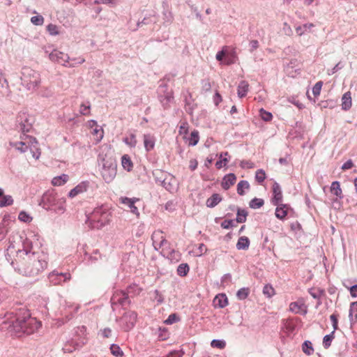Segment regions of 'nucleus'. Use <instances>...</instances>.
I'll return each instance as SVG.
<instances>
[{
	"label": "nucleus",
	"instance_id": "21",
	"mask_svg": "<svg viewBox=\"0 0 357 357\" xmlns=\"http://www.w3.org/2000/svg\"><path fill=\"white\" fill-rule=\"evenodd\" d=\"M155 137L151 135H144V145L147 151H150L154 149Z\"/></svg>",
	"mask_w": 357,
	"mask_h": 357
},
{
	"label": "nucleus",
	"instance_id": "11",
	"mask_svg": "<svg viewBox=\"0 0 357 357\" xmlns=\"http://www.w3.org/2000/svg\"><path fill=\"white\" fill-rule=\"evenodd\" d=\"M50 59L54 62H57L61 65H66L68 61L69 56L61 52L54 50L50 54Z\"/></svg>",
	"mask_w": 357,
	"mask_h": 357
},
{
	"label": "nucleus",
	"instance_id": "19",
	"mask_svg": "<svg viewBox=\"0 0 357 357\" xmlns=\"http://www.w3.org/2000/svg\"><path fill=\"white\" fill-rule=\"evenodd\" d=\"M342 109L343 110H349L352 106L351 93L350 91H347L343 94L342 97Z\"/></svg>",
	"mask_w": 357,
	"mask_h": 357
},
{
	"label": "nucleus",
	"instance_id": "30",
	"mask_svg": "<svg viewBox=\"0 0 357 357\" xmlns=\"http://www.w3.org/2000/svg\"><path fill=\"white\" fill-rule=\"evenodd\" d=\"M250 245V241L246 236H241L239 238L236 248L238 250H247Z\"/></svg>",
	"mask_w": 357,
	"mask_h": 357
},
{
	"label": "nucleus",
	"instance_id": "8",
	"mask_svg": "<svg viewBox=\"0 0 357 357\" xmlns=\"http://www.w3.org/2000/svg\"><path fill=\"white\" fill-rule=\"evenodd\" d=\"M112 305L119 303L122 306L127 305L130 303L128 294L126 291H116L111 298Z\"/></svg>",
	"mask_w": 357,
	"mask_h": 357
},
{
	"label": "nucleus",
	"instance_id": "26",
	"mask_svg": "<svg viewBox=\"0 0 357 357\" xmlns=\"http://www.w3.org/2000/svg\"><path fill=\"white\" fill-rule=\"evenodd\" d=\"M91 133L94 137V139L96 144L99 143L104 136V131L102 128L99 126L92 129Z\"/></svg>",
	"mask_w": 357,
	"mask_h": 357
},
{
	"label": "nucleus",
	"instance_id": "18",
	"mask_svg": "<svg viewBox=\"0 0 357 357\" xmlns=\"http://www.w3.org/2000/svg\"><path fill=\"white\" fill-rule=\"evenodd\" d=\"M116 174L115 167L110 165L107 169L104 168L102 175L107 183H110L114 178Z\"/></svg>",
	"mask_w": 357,
	"mask_h": 357
},
{
	"label": "nucleus",
	"instance_id": "4",
	"mask_svg": "<svg viewBox=\"0 0 357 357\" xmlns=\"http://www.w3.org/2000/svg\"><path fill=\"white\" fill-rule=\"evenodd\" d=\"M66 199L59 197L54 192H47L42 197L41 204L47 210H52L56 213H63L66 211Z\"/></svg>",
	"mask_w": 357,
	"mask_h": 357
},
{
	"label": "nucleus",
	"instance_id": "9",
	"mask_svg": "<svg viewBox=\"0 0 357 357\" xmlns=\"http://www.w3.org/2000/svg\"><path fill=\"white\" fill-rule=\"evenodd\" d=\"M70 279V275L69 273L63 274L53 271L49 275V280L54 285L60 284L61 282H65Z\"/></svg>",
	"mask_w": 357,
	"mask_h": 357
},
{
	"label": "nucleus",
	"instance_id": "39",
	"mask_svg": "<svg viewBox=\"0 0 357 357\" xmlns=\"http://www.w3.org/2000/svg\"><path fill=\"white\" fill-rule=\"evenodd\" d=\"M264 202L262 199L254 198L250 202V206L252 208H259L264 205Z\"/></svg>",
	"mask_w": 357,
	"mask_h": 357
},
{
	"label": "nucleus",
	"instance_id": "32",
	"mask_svg": "<svg viewBox=\"0 0 357 357\" xmlns=\"http://www.w3.org/2000/svg\"><path fill=\"white\" fill-rule=\"evenodd\" d=\"M302 349H303V351L307 356L312 354L314 352L312 344L310 340H305L303 343Z\"/></svg>",
	"mask_w": 357,
	"mask_h": 357
},
{
	"label": "nucleus",
	"instance_id": "10",
	"mask_svg": "<svg viewBox=\"0 0 357 357\" xmlns=\"http://www.w3.org/2000/svg\"><path fill=\"white\" fill-rule=\"evenodd\" d=\"M139 201V199L137 197L128 198L126 197H121L119 198L120 203L128 206V207L130 209V212L136 215L137 217L139 216V212L137 207L135 206V204Z\"/></svg>",
	"mask_w": 357,
	"mask_h": 357
},
{
	"label": "nucleus",
	"instance_id": "61",
	"mask_svg": "<svg viewBox=\"0 0 357 357\" xmlns=\"http://www.w3.org/2000/svg\"><path fill=\"white\" fill-rule=\"evenodd\" d=\"M250 51L253 52L259 47V42L257 40H252L250 43Z\"/></svg>",
	"mask_w": 357,
	"mask_h": 357
},
{
	"label": "nucleus",
	"instance_id": "48",
	"mask_svg": "<svg viewBox=\"0 0 357 357\" xmlns=\"http://www.w3.org/2000/svg\"><path fill=\"white\" fill-rule=\"evenodd\" d=\"M31 22L35 25H42L44 22V18L41 15L33 16L31 18Z\"/></svg>",
	"mask_w": 357,
	"mask_h": 357
},
{
	"label": "nucleus",
	"instance_id": "63",
	"mask_svg": "<svg viewBox=\"0 0 357 357\" xmlns=\"http://www.w3.org/2000/svg\"><path fill=\"white\" fill-rule=\"evenodd\" d=\"M98 126V125L96 121L90 120L87 122V127L91 130L95 128Z\"/></svg>",
	"mask_w": 357,
	"mask_h": 357
},
{
	"label": "nucleus",
	"instance_id": "27",
	"mask_svg": "<svg viewBox=\"0 0 357 357\" xmlns=\"http://www.w3.org/2000/svg\"><path fill=\"white\" fill-rule=\"evenodd\" d=\"M349 320L351 323L356 322L357 320V301L353 302L350 305L349 308Z\"/></svg>",
	"mask_w": 357,
	"mask_h": 357
},
{
	"label": "nucleus",
	"instance_id": "1",
	"mask_svg": "<svg viewBox=\"0 0 357 357\" xmlns=\"http://www.w3.org/2000/svg\"><path fill=\"white\" fill-rule=\"evenodd\" d=\"M24 249L17 251L16 257L12 261L13 266L21 274L33 277L43 272L47 262L38 254L31 252V242L26 238L23 242Z\"/></svg>",
	"mask_w": 357,
	"mask_h": 357
},
{
	"label": "nucleus",
	"instance_id": "50",
	"mask_svg": "<svg viewBox=\"0 0 357 357\" xmlns=\"http://www.w3.org/2000/svg\"><path fill=\"white\" fill-rule=\"evenodd\" d=\"M338 315L337 314H333L330 316V319L332 321V325L333 328V331H335L338 328Z\"/></svg>",
	"mask_w": 357,
	"mask_h": 357
},
{
	"label": "nucleus",
	"instance_id": "15",
	"mask_svg": "<svg viewBox=\"0 0 357 357\" xmlns=\"http://www.w3.org/2000/svg\"><path fill=\"white\" fill-rule=\"evenodd\" d=\"M87 189L88 183L86 182H81L69 192L68 197L70 198H74L78 195L85 192Z\"/></svg>",
	"mask_w": 357,
	"mask_h": 357
},
{
	"label": "nucleus",
	"instance_id": "55",
	"mask_svg": "<svg viewBox=\"0 0 357 357\" xmlns=\"http://www.w3.org/2000/svg\"><path fill=\"white\" fill-rule=\"evenodd\" d=\"M79 112L83 115H89L90 114V105H86L84 104H82L79 108Z\"/></svg>",
	"mask_w": 357,
	"mask_h": 357
},
{
	"label": "nucleus",
	"instance_id": "53",
	"mask_svg": "<svg viewBox=\"0 0 357 357\" xmlns=\"http://www.w3.org/2000/svg\"><path fill=\"white\" fill-rule=\"evenodd\" d=\"M188 131V124L186 122H182L179 126L178 132L180 135H186Z\"/></svg>",
	"mask_w": 357,
	"mask_h": 357
},
{
	"label": "nucleus",
	"instance_id": "22",
	"mask_svg": "<svg viewBox=\"0 0 357 357\" xmlns=\"http://www.w3.org/2000/svg\"><path fill=\"white\" fill-rule=\"evenodd\" d=\"M222 199V196L220 194L215 193L211 197L207 199L206 206L209 208H213L217 206Z\"/></svg>",
	"mask_w": 357,
	"mask_h": 357
},
{
	"label": "nucleus",
	"instance_id": "41",
	"mask_svg": "<svg viewBox=\"0 0 357 357\" xmlns=\"http://www.w3.org/2000/svg\"><path fill=\"white\" fill-rule=\"evenodd\" d=\"M179 320H180V318H179L178 315H177V314H176V313H173V314H169L168 318L165 321V324H166L167 325H170V324L178 322Z\"/></svg>",
	"mask_w": 357,
	"mask_h": 357
},
{
	"label": "nucleus",
	"instance_id": "49",
	"mask_svg": "<svg viewBox=\"0 0 357 357\" xmlns=\"http://www.w3.org/2000/svg\"><path fill=\"white\" fill-rule=\"evenodd\" d=\"M211 89V84L208 79H204L202 82V91L204 92L210 91Z\"/></svg>",
	"mask_w": 357,
	"mask_h": 357
},
{
	"label": "nucleus",
	"instance_id": "31",
	"mask_svg": "<svg viewBox=\"0 0 357 357\" xmlns=\"http://www.w3.org/2000/svg\"><path fill=\"white\" fill-rule=\"evenodd\" d=\"M228 155H229L228 152H224V153H221L220 154V160L217 161L215 163V167L217 169H220L222 167H225L227 165V164L229 161L228 159L227 158V156H228Z\"/></svg>",
	"mask_w": 357,
	"mask_h": 357
},
{
	"label": "nucleus",
	"instance_id": "13",
	"mask_svg": "<svg viewBox=\"0 0 357 357\" xmlns=\"http://www.w3.org/2000/svg\"><path fill=\"white\" fill-rule=\"evenodd\" d=\"M273 198L272 203L273 205H278L282 201V192L280 185L277 182H274L272 186Z\"/></svg>",
	"mask_w": 357,
	"mask_h": 357
},
{
	"label": "nucleus",
	"instance_id": "60",
	"mask_svg": "<svg viewBox=\"0 0 357 357\" xmlns=\"http://www.w3.org/2000/svg\"><path fill=\"white\" fill-rule=\"evenodd\" d=\"M198 162L196 159H191L189 162V168L191 171H194L197 169Z\"/></svg>",
	"mask_w": 357,
	"mask_h": 357
},
{
	"label": "nucleus",
	"instance_id": "44",
	"mask_svg": "<svg viewBox=\"0 0 357 357\" xmlns=\"http://www.w3.org/2000/svg\"><path fill=\"white\" fill-rule=\"evenodd\" d=\"M211 347L218 348V349H224L226 346V343L224 340H213L211 343Z\"/></svg>",
	"mask_w": 357,
	"mask_h": 357
},
{
	"label": "nucleus",
	"instance_id": "62",
	"mask_svg": "<svg viewBox=\"0 0 357 357\" xmlns=\"http://www.w3.org/2000/svg\"><path fill=\"white\" fill-rule=\"evenodd\" d=\"M222 96L218 92H216L215 93V96L213 97V100L215 104V105H218L220 102H222Z\"/></svg>",
	"mask_w": 357,
	"mask_h": 357
},
{
	"label": "nucleus",
	"instance_id": "3",
	"mask_svg": "<svg viewBox=\"0 0 357 357\" xmlns=\"http://www.w3.org/2000/svg\"><path fill=\"white\" fill-rule=\"evenodd\" d=\"M112 212L107 205L96 207L88 215L86 224L91 229H100L107 225L112 220Z\"/></svg>",
	"mask_w": 357,
	"mask_h": 357
},
{
	"label": "nucleus",
	"instance_id": "42",
	"mask_svg": "<svg viewBox=\"0 0 357 357\" xmlns=\"http://www.w3.org/2000/svg\"><path fill=\"white\" fill-rule=\"evenodd\" d=\"M255 179L258 183H261L266 179L265 172L262 169H258L256 172Z\"/></svg>",
	"mask_w": 357,
	"mask_h": 357
},
{
	"label": "nucleus",
	"instance_id": "5",
	"mask_svg": "<svg viewBox=\"0 0 357 357\" xmlns=\"http://www.w3.org/2000/svg\"><path fill=\"white\" fill-rule=\"evenodd\" d=\"M41 82L40 75L31 69H28L24 73L23 82L25 87L32 91H36Z\"/></svg>",
	"mask_w": 357,
	"mask_h": 357
},
{
	"label": "nucleus",
	"instance_id": "28",
	"mask_svg": "<svg viewBox=\"0 0 357 357\" xmlns=\"http://www.w3.org/2000/svg\"><path fill=\"white\" fill-rule=\"evenodd\" d=\"M121 165L123 167L130 172L133 167V163L128 155H123L121 158Z\"/></svg>",
	"mask_w": 357,
	"mask_h": 357
},
{
	"label": "nucleus",
	"instance_id": "54",
	"mask_svg": "<svg viewBox=\"0 0 357 357\" xmlns=\"http://www.w3.org/2000/svg\"><path fill=\"white\" fill-rule=\"evenodd\" d=\"M301 307H302V305H299L296 302L291 303L289 305L290 310L296 314L299 313Z\"/></svg>",
	"mask_w": 357,
	"mask_h": 357
},
{
	"label": "nucleus",
	"instance_id": "7",
	"mask_svg": "<svg viewBox=\"0 0 357 357\" xmlns=\"http://www.w3.org/2000/svg\"><path fill=\"white\" fill-rule=\"evenodd\" d=\"M122 328L125 331L131 330L135 325L137 320V313L133 311L125 312L120 318Z\"/></svg>",
	"mask_w": 357,
	"mask_h": 357
},
{
	"label": "nucleus",
	"instance_id": "45",
	"mask_svg": "<svg viewBox=\"0 0 357 357\" xmlns=\"http://www.w3.org/2000/svg\"><path fill=\"white\" fill-rule=\"evenodd\" d=\"M247 213L244 210H238L236 215V221L242 223L246 220Z\"/></svg>",
	"mask_w": 357,
	"mask_h": 357
},
{
	"label": "nucleus",
	"instance_id": "16",
	"mask_svg": "<svg viewBox=\"0 0 357 357\" xmlns=\"http://www.w3.org/2000/svg\"><path fill=\"white\" fill-rule=\"evenodd\" d=\"M276 206L275 216L280 220L284 219L291 209L290 206L287 204H281V202Z\"/></svg>",
	"mask_w": 357,
	"mask_h": 357
},
{
	"label": "nucleus",
	"instance_id": "43",
	"mask_svg": "<svg viewBox=\"0 0 357 357\" xmlns=\"http://www.w3.org/2000/svg\"><path fill=\"white\" fill-rule=\"evenodd\" d=\"M323 86V82H317L312 88V93L314 96L317 97L320 95L321 90Z\"/></svg>",
	"mask_w": 357,
	"mask_h": 357
},
{
	"label": "nucleus",
	"instance_id": "2",
	"mask_svg": "<svg viewBox=\"0 0 357 357\" xmlns=\"http://www.w3.org/2000/svg\"><path fill=\"white\" fill-rule=\"evenodd\" d=\"M15 313V319L10 321V327L20 337L22 334L30 335L36 331L41 324L36 318L32 317L26 308H20Z\"/></svg>",
	"mask_w": 357,
	"mask_h": 357
},
{
	"label": "nucleus",
	"instance_id": "59",
	"mask_svg": "<svg viewBox=\"0 0 357 357\" xmlns=\"http://www.w3.org/2000/svg\"><path fill=\"white\" fill-rule=\"evenodd\" d=\"M249 292L250 291H237L236 296L239 300H244L248 296Z\"/></svg>",
	"mask_w": 357,
	"mask_h": 357
},
{
	"label": "nucleus",
	"instance_id": "40",
	"mask_svg": "<svg viewBox=\"0 0 357 357\" xmlns=\"http://www.w3.org/2000/svg\"><path fill=\"white\" fill-rule=\"evenodd\" d=\"M261 118L265 121H271L273 119V115L271 112L266 111L263 108L259 110Z\"/></svg>",
	"mask_w": 357,
	"mask_h": 357
},
{
	"label": "nucleus",
	"instance_id": "56",
	"mask_svg": "<svg viewBox=\"0 0 357 357\" xmlns=\"http://www.w3.org/2000/svg\"><path fill=\"white\" fill-rule=\"evenodd\" d=\"M240 166L242 168L252 169L254 167V163L250 160H242L241 161Z\"/></svg>",
	"mask_w": 357,
	"mask_h": 357
},
{
	"label": "nucleus",
	"instance_id": "64",
	"mask_svg": "<svg viewBox=\"0 0 357 357\" xmlns=\"http://www.w3.org/2000/svg\"><path fill=\"white\" fill-rule=\"evenodd\" d=\"M199 252L197 253L198 255H202L204 252L206 251V248L204 244L201 243L199 245Z\"/></svg>",
	"mask_w": 357,
	"mask_h": 357
},
{
	"label": "nucleus",
	"instance_id": "36",
	"mask_svg": "<svg viewBox=\"0 0 357 357\" xmlns=\"http://www.w3.org/2000/svg\"><path fill=\"white\" fill-rule=\"evenodd\" d=\"M190 271V267L188 264H181L177 268V273L180 276H185Z\"/></svg>",
	"mask_w": 357,
	"mask_h": 357
},
{
	"label": "nucleus",
	"instance_id": "57",
	"mask_svg": "<svg viewBox=\"0 0 357 357\" xmlns=\"http://www.w3.org/2000/svg\"><path fill=\"white\" fill-rule=\"evenodd\" d=\"M353 167H354L353 161L351 160H349L342 165L341 169L342 171H346L351 169Z\"/></svg>",
	"mask_w": 357,
	"mask_h": 357
},
{
	"label": "nucleus",
	"instance_id": "58",
	"mask_svg": "<svg viewBox=\"0 0 357 357\" xmlns=\"http://www.w3.org/2000/svg\"><path fill=\"white\" fill-rule=\"evenodd\" d=\"M101 335L104 338H108L112 335V330L109 328H105L100 331Z\"/></svg>",
	"mask_w": 357,
	"mask_h": 357
},
{
	"label": "nucleus",
	"instance_id": "12",
	"mask_svg": "<svg viewBox=\"0 0 357 357\" xmlns=\"http://www.w3.org/2000/svg\"><path fill=\"white\" fill-rule=\"evenodd\" d=\"M162 185L169 192H174L176 190L178 183L176 178L172 174L165 176L162 181Z\"/></svg>",
	"mask_w": 357,
	"mask_h": 357
},
{
	"label": "nucleus",
	"instance_id": "25",
	"mask_svg": "<svg viewBox=\"0 0 357 357\" xmlns=\"http://www.w3.org/2000/svg\"><path fill=\"white\" fill-rule=\"evenodd\" d=\"M28 149L30 150L33 158L37 160L40 158L41 152L36 139V143H31Z\"/></svg>",
	"mask_w": 357,
	"mask_h": 357
},
{
	"label": "nucleus",
	"instance_id": "23",
	"mask_svg": "<svg viewBox=\"0 0 357 357\" xmlns=\"http://www.w3.org/2000/svg\"><path fill=\"white\" fill-rule=\"evenodd\" d=\"M249 90V84L246 81H241L237 89V93L239 98H243L247 95Z\"/></svg>",
	"mask_w": 357,
	"mask_h": 357
},
{
	"label": "nucleus",
	"instance_id": "35",
	"mask_svg": "<svg viewBox=\"0 0 357 357\" xmlns=\"http://www.w3.org/2000/svg\"><path fill=\"white\" fill-rule=\"evenodd\" d=\"M199 139V132L197 130H193L190 133V137L188 139V144L190 146H195Z\"/></svg>",
	"mask_w": 357,
	"mask_h": 357
},
{
	"label": "nucleus",
	"instance_id": "20",
	"mask_svg": "<svg viewBox=\"0 0 357 357\" xmlns=\"http://www.w3.org/2000/svg\"><path fill=\"white\" fill-rule=\"evenodd\" d=\"M13 199L10 195H5L3 189L0 188V207L12 205Z\"/></svg>",
	"mask_w": 357,
	"mask_h": 357
},
{
	"label": "nucleus",
	"instance_id": "51",
	"mask_svg": "<svg viewBox=\"0 0 357 357\" xmlns=\"http://www.w3.org/2000/svg\"><path fill=\"white\" fill-rule=\"evenodd\" d=\"M8 232V228L4 225H0V242L3 241Z\"/></svg>",
	"mask_w": 357,
	"mask_h": 357
},
{
	"label": "nucleus",
	"instance_id": "17",
	"mask_svg": "<svg viewBox=\"0 0 357 357\" xmlns=\"http://www.w3.org/2000/svg\"><path fill=\"white\" fill-rule=\"evenodd\" d=\"M236 181V176L234 174H228L225 175L222 181L221 186L224 190H228L234 185Z\"/></svg>",
	"mask_w": 357,
	"mask_h": 357
},
{
	"label": "nucleus",
	"instance_id": "38",
	"mask_svg": "<svg viewBox=\"0 0 357 357\" xmlns=\"http://www.w3.org/2000/svg\"><path fill=\"white\" fill-rule=\"evenodd\" d=\"M110 351L112 355L116 357H123V352L120 348V347L116 344H112L110 346Z\"/></svg>",
	"mask_w": 357,
	"mask_h": 357
},
{
	"label": "nucleus",
	"instance_id": "47",
	"mask_svg": "<svg viewBox=\"0 0 357 357\" xmlns=\"http://www.w3.org/2000/svg\"><path fill=\"white\" fill-rule=\"evenodd\" d=\"M312 26H313L312 24H304L303 26H298L296 28V32L298 36H302L306 31L307 28H310Z\"/></svg>",
	"mask_w": 357,
	"mask_h": 357
},
{
	"label": "nucleus",
	"instance_id": "6",
	"mask_svg": "<svg viewBox=\"0 0 357 357\" xmlns=\"http://www.w3.org/2000/svg\"><path fill=\"white\" fill-rule=\"evenodd\" d=\"M20 139L19 142H12L10 144L21 153L26 152L31 143H36V138L26 135H22Z\"/></svg>",
	"mask_w": 357,
	"mask_h": 357
},
{
	"label": "nucleus",
	"instance_id": "37",
	"mask_svg": "<svg viewBox=\"0 0 357 357\" xmlns=\"http://www.w3.org/2000/svg\"><path fill=\"white\" fill-rule=\"evenodd\" d=\"M123 142L130 147H135L137 143L136 136L133 133L130 134L128 137L124 138Z\"/></svg>",
	"mask_w": 357,
	"mask_h": 357
},
{
	"label": "nucleus",
	"instance_id": "52",
	"mask_svg": "<svg viewBox=\"0 0 357 357\" xmlns=\"http://www.w3.org/2000/svg\"><path fill=\"white\" fill-rule=\"evenodd\" d=\"M48 32L53 36L59 34L58 27L55 24H50L47 26Z\"/></svg>",
	"mask_w": 357,
	"mask_h": 357
},
{
	"label": "nucleus",
	"instance_id": "46",
	"mask_svg": "<svg viewBox=\"0 0 357 357\" xmlns=\"http://www.w3.org/2000/svg\"><path fill=\"white\" fill-rule=\"evenodd\" d=\"M18 218L20 221L24 222H29L32 220V218L26 212L21 211L19 213Z\"/></svg>",
	"mask_w": 357,
	"mask_h": 357
},
{
	"label": "nucleus",
	"instance_id": "34",
	"mask_svg": "<svg viewBox=\"0 0 357 357\" xmlns=\"http://www.w3.org/2000/svg\"><path fill=\"white\" fill-rule=\"evenodd\" d=\"M250 188V184L247 181H241L237 185V192L240 195L245 194V190H248Z\"/></svg>",
	"mask_w": 357,
	"mask_h": 357
},
{
	"label": "nucleus",
	"instance_id": "14",
	"mask_svg": "<svg viewBox=\"0 0 357 357\" xmlns=\"http://www.w3.org/2000/svg\"><path fill=\"white\" fill-rule=\"evenodd\" d=\"M215 308H223L228 305V298L225 294L220 293L215 296L213 301Z\"/></svg>",
	"mask_w": 357,
	"mask_h": 357
},
{
	"label": "nucleus",
	"instance_id": "24",
	"mask_svg": "<svg viewBox=\"0 0 357 357\" xmlns=\"http://www.w3.org/2000/svg\"><path fill=\"white\" fill-rule=\"evenodd\" d=\"M68 179V175L63 174L61 176L54 177L52 180V184L54 186H61L64 185Z\"/></svg>",
	"mask_w": 357,
	"mask_h": 357
},
{
	"label": "nucleus",
	"instance_id": "33",
	"mask_svg": "<svg viewBox=\"0 0 357 357\" xmlns=\"http://www.w3.org/2000/svg\"><path fill=\"white\" fill-rule=\"evenodd\" d=\"M335 338V331H333L330 334L326 335L323 339V346L325 349L331 347L333 340Z\"/></svg>",
	"mask_w": 357,
	"mask_h": 357
},
{
	"label": "nucleus",
	"instance_id": "29",
	"mask_svg": "<svg viewBox=\"0 0 357 357\" xmlns=\"http://www.w3.org/2000/svg\"><path fill=\"white\" fill-rule=\"evenodd\" d=\"M331 192L337 197H342V190L340 188V183L338 181H333L331 183Z\"/></svg>",
	"mask_w": 357,
	"mask_h": 357
}]
</instances>
